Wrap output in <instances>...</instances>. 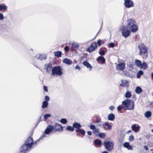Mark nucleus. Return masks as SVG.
I'll return each mask as SVG.
<instances>
[{"mask_svg": "<svg viewBox=\"0 0 153 153\" xmlns=\"http://www.w3.org/2000/svg\"><path fill=\"white\" fill-rule=\"evenodd\" d=\"M105 43L104 41L100 39H99L97 41V44L98 46H100L102 45V44H103Z\"/></svg>", "mask_w": 153, "mask_h": 153, "instance_id": "obj_26", "label": "nucleus"}, {"mask_svg": "<svg viewBox=\"0 0 153 153\" xmlns=\"http://www.w3.org/2000/svg\"><path fill=\"white\" fill-rule=\"evenodd\" d=\"M144 148L146 150H148L149 149L148 148L147 146H145Z\"/></svg>", "mask_w": 153, "mask_h": 153, "instance_id": "obj_55", "label": "nucleus"}, {"mask_svg": "<svg viewBox=\"0 0 153 153\" xmlns=\"http://www.w3.org/2000/svg\"><path fill=\"white\" fill-rule=\"evenodd\" d=\"M39 122H40V121H41V117H40L39 120Z\"/></svg>", "mask_w": 153, "mask_h": 153, "instance_id": "obj_57", "label": "nucleus"}, {"mask_svg": "<svg viewBox=\"0 0 153 153\" xmlns=\"http://www.w3.org/2000/svg\"><path fill=\"white\" fill-rule=\"evenodd\" d=\"M48 105V103L47 101H44L42 103V108H45L47 107Z\"/></svg>", "mask_w": 153, "mask_h": 153, "instance_id": "obj_35", "label": "nucleus"}, {"mask_svg": "<svg viewBox=\"0 0 153 153\" xmlns=\"http://www.w3.org/2000/svg\"><path fill=\"white\" fill-rule=\"evenodd\" d=\"M122 109V107L120 105H119L117 108V109L118 111H120Z\"/></svg>", "mask_w": 153, "mask_h": 153, "instance_id": "obj_48", "label": "nucleus"}, {"mask_svg": "<svg viewBox=\"0 0 153 153\" xmlns=\"http://www.w3.org/2000/svg\"><path fill=\"white\" fill-rule=\"evenodd\" d=\"M63 62L68 65H71L72 63V61L67 58L64 59L63 60Z\"/></svg>", "mask_w": 153, "mask_h": 153, "instance_id": "obj_21", "label": "nucleus"}, {"mask_svg": "<svg viewBox=\"0 0 153 153\" xmlns=\"http://www.w3.org/2000/svg\"><path fill=\"white\" fill-rule=\"evenodd\" d=\"M131 92L129 91L126 92L125 94V97L127 98H129L131 96Z\"/></svg>", "mask_w": 153, "mask_h": 153, "instance_id": "obj_31", "label": "nucleus"}, {"mask_svg": "<svg viewBox=\"0 0 153 153\" xmlns=\"http://www.w3.org/2000/svg\"><path fill=\"white\" fill-rule=\"evenodd\" d=\"M69 47L68 46H66L64 48V50L65 51H68L69 50Z\"/></svg>", "mask_w": 153, "mask_h": 153, "instance_id": "obj_44", "label": "nucleus"}, {"mask_svg": "<svg viewBox=\"0 0 153 153\" xmlns=\"http://www.w3.org/2000/svg\"><path fill=\"white\" fill-rule=\"evenodd\" d=\"M114 108V107L113 106H111L109 107V109L111 110H113Z\"/></svg>", "mask_w": 153, "mask_h": 153, "instance_id": "obj_53", "label": "nucleus"}, {"mask_svg": "<svg viewBox=\"0 0 153 153\" xmlns=\"http://www.w3.org/2000/svg\"><path fill=\"white\" fill-rule=\"evenodd\" d=\"M45 101H47L48 102V101H49L50 100L49 97L48 96H45Z\"/></svg>", "mask_w": 153, "mask_h": 153, "instance_id": "obj_45", "label": "nucleus"}, {"mask_svg": "<svg viewBox=\"0 0 153 153\" xmlns=\"http://www.w3.org/2000/svg\"><path fill=\"white\" fill-rule=\"evenodd\" d=\"M124 5L127 8L132 7L133 6L134 4L133 1L130 0H124Z\"/></svg>", "mask_w": 153, "mask_h": 153, "instance_id": "obj_11", "label": "nucleus"}, {"mask_svg": "<svg viewBox=\"0 0 153 153\" xmlns=\"http://www.w3.org/2000/svg\"><path fill=\"white\" fill-rule=\"evenodd\" d=\"M120 86L128 87V82L127 81H124L123 80H121V83L120 85Z\"/></svg>", "mask_w": 153, "mask_h": 153, "instance_id": "obj_15", "label": "nucleus"}, {"mask_svg": "<svg viewBox=\"0 0 153 153\" xmlns=\"http://www.w3.org/2000/svg\"><path fill=\"white\" fill-rule=\"evenodd\" d=\"M97 60L98 62L100 61L101 62L102 64H104L105 62V58L102 56L98 57L97 59Z\"/></svg>", "mask_w": 153, "mask_h": 153, "instance_id": "obj_20", "label": "nucleus"}, {"mask_svg": "<svg viewBox=\"0 0 153 153\" xmlns=\"http://www.w3.org/2000/svg\"><path fill=\"white\" fill-rule=\"evenodd\" d=\"M62 74V68L59 66H54L52 70V74L53 76L56 75L61 76Z\"/></svg>", "mask_w": 153, "mask_h": 153, "instance_id": "obj_4", "label": "nucleus"}, {"mask_svg": "<svg viewBox=\"0 0 153 153\" xmlns=\"http://www.w3.org/2000/svg\"><path fill=\"white\" fill-rule=\"evenodd\" d=\"M75 69H78L79 70H81V68H80V67L79 66H78V65H77L75 67Z\"/></svg>", "mask_w": 153, "mask_h": 153, "instance_id": "obj_51", "label": "nucleus"}, {"mask_svg": "<svg viewBox=\"0 0 153 153\" xmlns=\"http://www.w3.org/2000/svg\"><path fill=\"white\" fill-rule=\"evenodd\" d=\"M43 88H44V89L45 91L47 92H48V88H47V86L45 85L44 86Z\"/></svg>", "mask_w": 153, "mask_h": 153, "instance_id": "obj_46", "label": "nucleus"}, {"mask_svg": "<svg viewBox=\"0 0 153 153\" xmlns=\"http://www.w3.org/2000/svg\"><path fill=\"white\" fill-rule=\"evenodd\" d=\"M104 145L106 149L108 151H111L113 149L114 144L110 141H105L104 142Z\"/></svg>", "mask_w": 153, "mask_h": 153, "instance_id": "obj_6", "label": "nucleus"}, {"mask_svg": "<svg viewBox=\"0 0 153 153\" xmlns=\"http://www.w3.org/2000/svg\"><path fill=\"white\" fill-rule=\"evenodd\" d=\"M102 153H108V152L107 151H105L102 152Z\"/></svg>", "mask_w": 153, "mask_h": 153, "instance_id": "obj_58", "label": "nucleus"}, {"mask_svg": "<svg viewBox=\"0 0 153 153\" xmlns=\"http://www.w3.org/2000/svg\"><path fill=\"white\" fill-rule=\"evenodd\" d=\"M7 9V7L5 5H2V4H0V10H6Z\"/></svg>", "mask_w": 153, "mask_h": 153, "instance_id": "obj_38", "label": "nucleus"}, {"mask_svg": "<svg viewBox=\"0 0 153 153\" xmlns=\"http://www.w3.org/2000/svg\"><path fill=\"white\" fill-rule=\"evenodd\" d=\"M82 59H83V57H82Z\"/></svg>", "mask_w": 153, "mask_h": 153, "instance_id": "obj_61", "label": "nucleus"}, {"mask_svg": "<svg viewBox=\"0 0 153 153\" xmlns=\"http://www.w3.org/2000/svg\"><path fill=\"white\" fill-rule=\"evenodd\" d=\"M53 126L49 125L48 126L47 128L45 131V134H49L51 131H53Z\"/></svg>", "mask_w": 153, "mask_h": 153, "instance_id": "obj_13", "label": "nucleus"}, {"mask_svg": "<svg viewBox=\"0 0 153 153\" xmlns=\"http://www.w3.org/2000/svg\"><path fill=\"white\" fill-rule=\"evenodd\" d=\"M60 122L63 124H65L67 123V121L65 119L62 118L60 120Z\"/></svg>", "mask_w": 153, "mask_h": 153, "instance_id": "obj_39", "label": "nucleus"}, {"mask_svg": "<svg viewBox=\"0 0 153 153\" xmlns=\"http://www.w3.org/2000/svg\"><path fill=\"white\" fill-rule=\"evenodd\" d=\"M94 144L98 146H100L102 144V142L101 140L97 139L94 141Z\"/></svg>", "mask_w": 153, "mask_h": 153, "instance_id": "obj_25", "label": "nucleus"}, {"mask_svg": "<svg viewBox=\"0 0 153 153\" xmlns=\"http://www.w3.org/2000/svg\"><path fill=\"white\" fill-rule=\"evenodd\" d=\"M143 72L142 70L139 71L137 73V78H140L141 76L143 74Z\"/></svg>", "mask_w": 153, "mask_h": 153, "instance_id": "obj_34", "label": "nucleus"}, {"mask_svg": "<svg viewBox=\"0 0 153 153\" xmlns=\"http://www.w3.org/2000/svg\"><path fill=\"white\" fill-rule=\"evenodd\" d=\"M152 113L150 111H147L145 114V116L146 118H149L151 117Z\"/></svg>", "mask_w": 153, "mask_h": 153, "instance_id": "obj_29", "label": "nucleus"}, {"mask_svg": "<svg viewBox=\"0 0 153 153\" xmlns=\"http://www.w3.org/2000/svg\"><path fill=\"white\" fill-rule=\"evenodd\" d=\"M96 118H97L96 120V122L97 123H99L100 122V120H99L98 119V117L97 116L96 117Z\"/></svg>", "mask_w": 153, "mask_h": 153, "instance_id": "obj_54", "label": "nucleus"}, {"mask_svg": "<svg viewBox=\"0 0 153 153\" xmlns=\"http://www.w3.org/2000/svg\"><path fill=\"white\" fill-rule=\"evenodd\" d=\"M53 132H60L63 131V127L61 125L58 124H56L54 126H53Z\"/></svg>", "mask_w": 153, "mask_h": 153, "instance_id": "obj_9", "label": "nucleus"}, {"mask_svg": "<svg viewBox=\"0 0 153 153\" xmlns=\"http://www.w3.org/2000/svg\"><path fill=\"white\" fill-rule=\"evenodd\" d=\"M115 119V116L113 114H109L108 116V120L111 121H113Z\"/></svg>", "mask_w": 153, "mask_h": 153, "instance_id": "obj_23", "label": "nucleus"}, {"mask_svg": "<svg viewBox=\"0 0 153 153\" xmlns=\"http://www.w3.org/2000/svg\"><path fill=\"white\" fill-rule=\"evenodd\" d=\"M98 136L100 138H104L105 136V134L104 133H99L98 135Z\"/></svg>", "mask_w": 153, "mask_h": 153, "instance_id": "obj_37", "label": "nucleus"}, {"mask_svg": "<svg viewBox=\"0 0 153 153\" xmlns=\"http://www.w3.org/2000/svg\"><path fill=\"white\" fill-rule=\"evenodd\" d=\"M42 137H40L39 139L37 140L36 141L33 142V145H36L37 144V142L38 141H39V140L40 139H42Z\"/></svg>", "mask_w": 153, "mask_h": 153, "instance_id": "obj_40", "label": "nucleus"}, {"mask_svg": "<svg viewBox=\"0 0 153 153\" xmlns=\"http://www.w3.org/2000/svg\"><path fill=\"white\" fill-rule=\"evenodd\" d=\"M33 138L29 137L20 147V151L19 153H26V152L30 150L33 145Z\"/></svg>", "mask_w": 153, "mask_h": 153, "instance_id": "obj_1", "label": "nucleus"}, {"mask_svg": "<svg viewBox=\"0 0 153 153\" xmlns=\"http://www.w3.org/2000/svg\"><path fill=\"white\" fill-rule=\"evenodd\" d=\"M151 76L152 78H153V73H152L151 74Z\"/></svg>", "mask_w": 153, "mask_h": 153, "instance_id": "obj_59", "label": "nucleus"}, {"mask_svg": "<svg viewBox=\"0 0 153 153\" xmlns=\"http://www.w3.org/2000/svg\"><path fill=\"white\" fill-rule=\"evenodd\" d=\"M75 131L77 133H80L83 136H84L85 133V131L82 129L80 128L78 129H76Z\"/></svg>", "mask_w": 153, "mask_h": 153, "instance_id": "obj_18", "label": "nucleus"}, {"mask_svg": "<svg viewBox=\"0 0 153 153\" xmlns=\"http://www.w3.org/2000/svg\"><path fill=\"white\" fill-rule=\"evenodd\" d=\"M102 49V48H101L100 49L99 51V54L101 55V56H103L105 55V50H101Z\"/></svg>", "mask_w": 153, "mask_h": 153, "instance_id": "obj_36", "label": "nucleus"}, {"mask_svg": "<svg viewBox=\"0 0 153 153\" xmlns=\"http://www.w3.org/2000/svg\"><path fill=\"white\" fill-rule=\"evenodd\" d=\"M140 127L139 126H137L136 124L133 125L131 126V129L135 132H137L140 130Z\"/></svg>", "mask_w": 153, "mask_h": 153, "instance_id": "obj_14", "label": "nucleus"}, {"mask_svg": "<svg viewBox=\"0 0 153 153\" xmlns=\"http://www.w3.org/2000/svg\"><path fill=\"white\" fill-rule=\"evenodd\" d=\"M120 30L122 33V35L125 38L128 37L131 34V30L128 29L126 27L123 25Z\"/></svg>", "mask_w": 153, "mask_h": 153, "instance_id": "obj_5", "label": "nucleus"}, {"mask_svg": "<svg viewBox=\"0 0 153 153\" xmlns=\"http://www.w3.org/2000/svg\"><path fill=\"white\" fill-rule=\"evenodd\" d=\"M4 18L3 15L1 13H0V19L1 20H3Z\"/></svg>", "mask_w": 153, "mask_h": 153, "instance_id": "obj_47", "label": "nucleus"}, {"mask_svg": "<svg viewBox=\"0 0 153 153\" xmlns=\"http://www.w3.org/2000/svg\"><path fill=\"white\" fill-rule=\"evenodd\" d=\"M125 67V64L124 63L122 62L118 64L116 66V68L117 70L123 71Z\"/></svg>", "mask_w": 153, "mask_h": 153, "instance_id": "obj_12", "label": "nucleus"}, {"mask_svg": "<svg viewBox=\"0 0 153 153\" xmlns=\"http://www.w3.org/2000/svg\"><path fill=\"white\" fill-rule=\"evenodd\" d=\"M83 65L86 66L87 68H89L90 70L92 68V66L87 61H85L82 63Z\"/></svg>", "mask_w": 153, "mask_h": 153, "instance_id": "obj_19", "label": "nucleus"}, {"mask_svg": "<svg viewBox=\"0 0 153 153\" xmlns=\"http://www.w3.org/2000/svg\"><path fill=\"white\" fill-rule=\"evenodd\" d=\"M125 109L133 110L134 107V102L133 101H130L128 99H126L122 102Z\"/></svg>", "mask_w": 153, "mask_h": 153, "instance_id": "obj_3", "label": "nucleus"}, {"mask_svg": "<svg viewBox=\"0 0 153 153\" xmlns=\"http://www.w3.org/2000/svg\"><path fill=\"white\" fill-rule=\"evenodd\" d=\"M141 63V61L138 59H136L135 61V65L138 67H140Z\"/></svg>", "mask_w": 153, "mask_h": 153, "instance_id": "obj_28", "label": "nucleus"}, {"mask_svg": "<svg viewBox=\"0 0 153 153\" xmlns=\"http://www.w3.org/2000/svg\"><path fill=\"white\" fill-rule=\"evenodd\" d=\"M147 65L146 64V62H143L142 63H141V65L140 67V68H143V69H146L147 67Z\"/></svg>", "mask_w": 153, "mask_h": 153, "instance_id": "obj_33", "label": "nucleus"}, {"mask_svg": "<svg viewBox=\"0 0 153 153\" xmlns=\"http://www.w3.org/2000/svg\"><path fill=\"white\" fill-rule=\"evenodd\" d=\"M66 129L68 131H74V127L71 126H68L66 128Z\"/></svg>", "mask_w": 153, "mask_h": 153, "instance_id": "obj_32", "label": "nucleus"}, {"mask_svg": "<svg viewBox=\"0 0 153 153\" xmlns=\"http://www.w3.org/2000/svg\"><path fill=\"white\" fill-rule=\"evenodd\" d=\"M38 58L40 60H42L43 59V57L42 56V55L41 54H40L39 55V57Z\"/></svg>", "mask_w": 153, "mask_h": 153, "instance_id": "obj_50", "label": "nucleus"}, {"mask_svg": "<svg viewBox=\"0 0 153 153\" xmlns=\"http://www.w3.org/2000/svg\"><path fill=\"white\" fill-rule=\"evenodd\" d=\"M73 126L74 128H76V129L79 128L81 127V124L75 122L73 125Z\"/></svg>", "mask_w": 153, "mask_h": 153, "instance_id": "obj_22", "label": "nucleus"}, {"mask_svg": "<svg viewBox=\"0 0 153 153\" xmlns=\"http://www.w3.org/2000/svg\"><path fill=\"white\" fill-rule=\"evenodd\" d=\"M72 47L74 48H77L79 47V45L77 44H73Z\"/></svg>", "mask_w": 153, "mask_h": 153, "instance_id": "obj_42", "label": "nucleus"}, {"mask_svg": "<svg viewBox=\"0 0 153 153\" xmlns=\"http://www.w3.org/2000/svg\"><path fill=\"white\" fill-rule=\"evenodd\" d=\"M131 132H132V131L131 130H129L127 132V134H129L130 133H131Z\"/></svg>", "mask_w": 153, "mask_h": 153, "instance_id": "obj_56", "label": "nucleus"}, {"mask_svg": "<svg viewBox=\"0 0 153 153\" xmlns=\"http://www.w3.org/2000/svg\"><path fill=\"white\" fill-rule=\"evenodd\" d=\"M89 128L93 130L92 133L94 134L96 136H98L99 133V128H96L95 126L91 124Z\"/></svg>", "mask_w": 153, "mask_h": 153, "instance_id": "obj_10", "label": "nucleus"}, {"mask_svg": "<svg viewBox=\"0 0 153 153\" xmlns=\"http://www.w3.org/2000/svg\"><path fill=\"white\" fill-rule=\"evenodd\" d=\"M109 45L110 47L113 48L114 47V44L113 43H109Z\"/></svg>", "mask_w": 153, "mask_h": 153, "instance_id": "obj_49", "label": "nucleus"}, {"mask_svg": "<svg viewBox=\"0 0 153 153\" xmlns=\"http://www.w3.org/2000/svg\"><path fill=\"white\" fill-rule=\"evenodd\" d=\"M51 115L50 114H47L44 116V118L45 120H46L48 118L50 117Z\"/></svg>", "mask_w": 153, "mask_h": 153, "instance_id": "obj_41", "label": "nucleus"}, {"mask_svg": "<svg viewBox=\"0 0 153 153\" xmlns=\"http://www.w3.org/2000/svg\"><path fill=\"white\" fill-rule=\"evenodd\" d=\"M152 132H153V129H152Z\"/></svg>", "mask_w": 153, "mask_h": 153, "instance_id": "obj_60", "label": "nucleus"}, {"mask_svg": "<svg viewBox=\"0 0 153 153\" xmlns=\"http://www.w3.org/2000/svg\"><path fill=\"white\" fill-rule=\"evenodd\" d=\"M139 50V54L143 56L147 53L148 49L146 47L144 44H142L138 46Z\"/></svg>", "mask_w": 153, "mask_h": 153, "instance_id": "obj_7", "label": "nucleus"}, {"mask_svg": "<svg viewBox=\"0 0 153 153\" xmlns=\"http://www.w3.org/2000/svg\"><path fill=\"white\" fill-rule=\"evenodd\" d=\"M123 145L124 147L127 148L128 150H132L133 149V147L130 145L128 142H125Z\"/></svg>", "mask_w": 153, "mask_h": 153, "instance_id": "obj_17", "label": "nucleus"}, {"mask_svg": "<svg viewBox=\"0 0 153 153\" xmlns=\"http://www.w3.org/2000/svg\"><path fill=\"white\" fill-rule=\"evenodd\" d=\"M142 88L139 87H136L135 89V92L137 94H140L142 92Z\"/></svg>", "mask_w": 153, "mask_h": 153, "instance_id": "obj_27", "label": "nucleus"}, {"mask_svg": "<svg viewBox=\"0 0 153 153\" xmlns=\"http://www.w3.org/2000/svg\"><path fill=\"white\" fill-rule=\"evenodd\" d=\"M52 65L51 63H49L46 65V71L50 73L52 69Z\"/></svg>", "mask_w": 153, "mask_h": 153, "instance_id": "obj_16", "label": "nucleus"}, {"mask_svg": "<svg viewBox=\"0 0 153 153\" xmlns=\"http://www.w3.org/2000/svg\"><path fill=\"white\" fill-rule=\"evenodd\" d=\"M134 140V136L131 135L129 137V141H131L133 140Z\"/></svg>", "mask_w": 153, "mask_h": 153, "instance_id": "obj_43", "label": "nucleus"}, {"mask_svg": "<svg viewBox=\"0 0 153 153\" xmlns=\"http://www.w3.org/2000/svg\"><path fill=\"white\" fill-rule=\"evenodd\" d=\"M126 22L127 25L126 27L129 28L132 32H135L137 30V23L134 19H128L127 20Z\"/></svg>", "mask_w": 153, "mask_h": 153, "instance_id": "obj_2", "label": "nucleus"}, {"mask_svg": "<svg viewBox=\"0 0 153 153\" xmlns=\"http://www.w3.org/2000/svg\"><path fill=\"white\" fill-rule=\"evenodd\" d=\"M152 153H153V152H152Z\"/></svg>", "mask_w": 153, "mask_h": 153, "instance_id": "obj_62", "label": "nucleus"}, {"mask_svg": "<svg viewBox=\"0 0 153 153\" xmlns=\"http://www.w3.org/2000/svg\"><path fill=\"white\" fill-rule=\"evenodd\" d=\"M97 42H92L90 46L86 49V51L91 53L95 51L97 48Z\"/></svg>", "mask_w": 153, "mask_h": 153, "instance_id": "obj_8", "label": "nucleus"}, {"mask_svg": "<svg viewBox=\"0 0 153 153\" xmlns=\"http://www.w3.org/2000/svg\"><path fill=\"white\" fill-rule=\"evenodd\" d=\"M88 134L89 135H91L92 134L91 132L90 131H88L87 132Z\"/></svg>", "mask_w": 153, "mask_h": 153, "instance_id": "obj_52", "label": "nucleus"}, {"mask_svg": "<svg viewBox=\"0 0 153 153\" xmlns=\"http://www.w3.org/2000/svg\"><path fill=\"white\" fill-rule=\"evenodd\" d=\"M62 53L61 51H57L54 52V55L57 57H60L61 56Z\"/></svg>", "mask_w": 153, "mask_h": 153, "instance_id": "obj_24", "label": "nucleus"}, {"mask_svg": "<svg viewBox=\"0 0 153 153\" xmlns=\"http://www.w3.org/2000/svg\"><path fill=\"white\" fill-rule=\"evenodd\" d=\"M103 127H105V126L107 127V129L110 130L111 129V126L107 123H105L103 125Z\"/></svg>", "mask_w": 153, "mask_h": 153, "instance_id": "obj_30", "label": "nucleus"}]
</instances>
